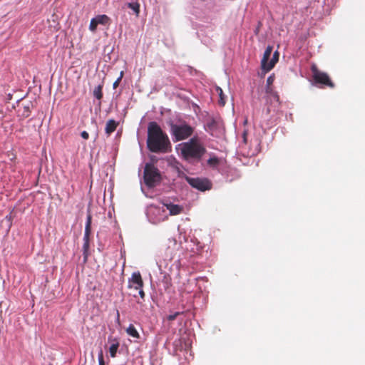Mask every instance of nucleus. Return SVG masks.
Wrapping results in <instances>:
<instances>
[{
    "label": "nucleus",
    "instance_id": "obj_1",
    "mask_svg": "<svg viewBox=\"0 0 365 365\" xmlns=\"http://www.w3.org/2000/svg\"><path fill=\"white\" fill-rule=\"evenodd\" d=\"M147 147L150 152L155 153H166L171 150L168 135L155 121L148 123Z\"/></svg>",
    "mask_w": 365,
    "mask_h": 365
},
{
    "label": "nucleus",
    "instance_id": "obj_2",
    "mask_svg": "<svg viewBox=\"0 0 365 365\" xmlns=\"http://www.w3.org/2000/svg\"><path fill=\"white\" fill-rule=\"evenodd\" d=\"M206 152L205 147L196 137L192 138L187 142L184 143L181 148V154L186 160H192L200 162Z\"/></svg>",
    "mask_w": 365,
    "mask_h": 365
},
{
    "label": "nucleus",
    "instance_id": "obj_3",
    "mask_svg": "<svg viewBox=\"0 0 365 365\" xmlns=\"http://www.w3.org/2000/svg\"><path fill=\"white\" fill-rule=\"evenodd\" d=\"M143 180L149 188L158 185L162 181V175L158 168L152 163H146L144 167Z\"/></svg>",
    "mask_w": 365,
    "mask_h": 365
},
{
    "label": "nucleus",
    "instance_id": "obj_4",
    "mask_svg": "<svg viewBox=\"0 0 365 365\" xmlns=\"http://www.w3.org/2000/svg\"><path fill=\"white\" fill-rule=\"evenodd\" d=\"M193 133L194 128L185 121L180 124L170 123V133L175 142L187 139Z\"/></svg>",
    "mask_w": 365,
    "mask_h": 365
},
{
    "label": "nucleus",
    "instance_id": "obj_5",
    "mask_svg": "<svg viewBox=\"0 0 365 365\" xmlns=\"http://www.w3.org/2000/svg\"><path fill=\"white\" fill-rule=\"evenodd\" d=\"M311 71L314 82L323 87L334 88V83L327 73L319 71L315 64L312 65Z\"/></svg>",
    "mask_w": 365,
    "mask_h": 365
},
{
    "label": "nucleus",
    "instance_id": "obj_6",
    "mask_svg": "<svg viewBox=\"0 0 365 365\" xmlns=\"http://www.w3.org/2000/svg\"><path fill=\"white\" fill-rule=\"evenodd\" d=\"M187 183L200 191L205 192L212 189V184L207 178L186 177Z\"/></svg>",
    "mask_w": 365,
    "mask_h": 365
},
{
    "label": "nucleus",
    "instance_id": "obj_7",
    "mask_svg": "<svg viewBox=\"0 0 365 365\" xmlns=\"http://www.w3.org/2000/svg\"><path fill=\"white\" fill-rule=\"evenodd\" d=\"M34 107L31 101L21 100L17 103V115L21 119H24L30 116L31 110Z\"/></svg>",
    "mask_w": 365,
    "mask_h": 365
},
{
    "label": "nucleus",
    "instance_id": "obj_8",
    "mask_svg": "<svg viewBox=\"0 0 365 365\" xmlns=\"http://www.w3.org/2000/svg\"><path fill=\"white\" fill-rule=\"evenodd\" d=\"M144 283L139 272H133L128 280V288L135 289L143 288Z\"/></svg>",
    "mask_w": 365,
    "mask_h": 365
},
{
    "label": "nucleus",
    "instance_id": "obj_9",
    "mask_svg": "<svg viewBox=\"0 0 365 365\" xmlns=\"http://www.w3.org/2000/svg\"><path fill=\"white\" fill-rule=\"evenodd\" d=\"M164 206L169 210L170 215H178L182 212L183 207L171 202L164 203Z\"/></svg>",
    "mask_w": 365,
    "mask_h": 365
},
{
    "label": "nucleus",
    "instance_id": "obj_10",
    "mask_svg": "<svg viewBox=\"0 0 365 365\" xmlns=\"http://www.w3.org/2000/svg\"><path fill=\"white\" fill-rule=\"evenodd\" d=\"M273 47L272 46H268L263 54V57L261 61V67L262 69L264 70L266 72V69L268 65V60L271 56V53L272 52Z\"/></svg>",
    "mask_w": 365,
    "mask_h": 365
},
{
    "label": "nucleus",
    "instance_id": "obj_11",
    "mask_svg": "<svg viewBox=\"0 0 365 365\" xmlns=\"http://www.w3.org/2000/svg\"><path fill=\"white\" fill-rule=\"evenodd\" d=\"M125 7L130 9L136 17L139 16L140 12V5L138 0L125 3L123 5V9H125Z\"/></svg>",
    "mask_w": 365,
    "mask_h": 365
},
{
    "label": "nucleus",
    "instance_id": "obj_12",
    "mask_svg": "<svg viewBox=\"0 0 365 365\" xmlns=\"http://www.w3.org/2000/svg\"><path fill=\"white\" fill-rule=\"evenodd\" d=\"M91 232V216L89 215L87 217V220L86 223L85 232L83 236V242H90V235Z\"/></svg>",
    "mask_w": 365,
    "mask_h": 365
},
{
    "label": "nucleus",
    "instance_id": "obj_13",
    "mask_svg": "<svg viewBox=\"0 0 365 365\" xmlns=\"http://www.w3.org/2000/svg\"><path fill=\"white\" fill-rule=\"evenodd\" d=\"M118 125V123L116 122L113 119H110L107 121L105 132L108 135H110L112 133H113Z\"/></svg>",
    "mask_w": 365,
    "mask_h": 365
},
{
    "label": "nucleus",
    "instance_id": "obj_14",
    "mask_svg": "<svg viewBox=\"0 0 365 365\" xmlns=\"http://www.w3.org/2000/svg\"><path fill=\"white\" fill-rule=\"evenodd\" d=\"M279 52L277 51H276L274 53L272 59L268 63V65H267V67L265 73L269 71L271 69L273 68V67L274 66V65L276 64V63L279 60Z\"/></svg>",
    "mask_w": 365,
    "mask_h": 365
},
{
    "label": "nucleus",
    "instance_id": "obj_15",
    "mask_svg": "<svg viewBox=\"0 0 365 365\" xmlns=\"http://www.w3.org/2000/svg\"><path fill=\"white\" fill-rule=\"evenodd\" d=\"M126 332L129 336H130L135 339L140 338V335L133 324H130L128 326V327L126 329Z\"/></svg>",
    "mask_w": 365,
    "mask_h": 365
},
{
    "label": "nucleus",
    "instance_id": "obj_16",
    "mask_svg": "<svg viewBox=\"0 0 365 365\" xmlns=\"http://www.w3.org/2000/svg\"><path fill=\"white\" fill-rule=\"evenodd\" d=\"M96 21H97V23L98 24H102V25H108L110 24V18L106 15V14H102V15H98L96 17H95Z\"/></svg>",
    "mask_w": 365,
    "mask_h": 365
},
{
    "label": "nucleus",
    "instance_id": "obj_17",
    "mask_svg": "<svg viewBox=\"0 0 365 365\" xmlns=\"http://www.w3.org/2000/svg\"><path fill=\"white\" fill-rule=\"evenodd\" d=\"M215 90H216V92L218 94L219 96V101H218V104L221 106H224L225 105V96L222 90V88L219 86H216L215 88Z\"/></svg>",
    "mask_w": 365,
    "mask_h": 365
},
{
    "label": "nucleus",
    "instance_id": "obj_18",
    "mask_svg": "<svg viewBox=\"0 0 365 365\" xmlns=\"http://www.w3.org/2000/svg\"><path fill=\"white\" fill-rule=\"evenodd\" d=\"M103 87V84L101 83V84L98 85V86H96L93 90V96L98 100H101L103 98V91H102Z\"/></svg>",
    "mask_w": 365,
    "mask_h": 365
},
{
    "label": "nucleus",
    "instance_id": "obj_19",
    "mask_svg": "<svg viewBox=\"0 0 365 365\" xmlns=\"http://www.w3.org/2000/svg\"><path fill=\"white\" fill-rule=\"evenodd\" d=\"M207 163L210 167L215 168L220 165V160L217 157L213 156L210 158Z\"/></svg>",
    "mask_w": 365,
    "mask_h": 365
},
{
    "label": "nucleus",
    "instance_id": "obj_20",
    "mask_svg": "<svg viewBox=\"0 0 365 365\" xmlns=\"http://www.w3.org/2000/svg\"><path fill=\"white\" fill-rule=\"evenodd\" d=\"M88 250H89V242H83V255L84 257V261L87 260L88 256Z\"/></svg>",
    "mask_w": 365,
    "mask_h": 365
},
{
    "label": "nucleus",
    "instance_id": "obj_21",
    "mask_svg": "<svg viewBox=\"0 0 365 365\" xmlns=\"http://www.w3.org/2000/svg\"><path fill=\"white\" fill-rule=\"evenodd\" d=\"M118 344H113L109 348V352L111 357H115L118 351Z\"/></svg>",
    "mask_w": 365,
    "mask_h": 365
},
{
    "label": "nucleus",
    "instance_id": "obj_22",
    "mask_svg": "<svg viewBox=\"0 0 365 365\" xmlns=\"http://www.w3.org/2000/svg\"><path fill=\"white\" fill-rule=\"evenodd\" d=\"M98 25V24L97 23L96 18H93L90 22L89 29L91 31L94 32L96 31Z\"/></svg>",
    "mask_w": 365,
    "mask_h": 365
},
{
    "label": "nucleus",
    "instance_id": "obj_23",
    "mask_svg": "<svg viewBox=\"0 0 365 365\" xmlns=\"http://www.w3.org/2000/svg\"><path fill=\"white\" fill-rule=\"evenodd\" d=\"M123 77V71H121L120 73V76L116 79V81L113 84V89L117 88V87L119 86V83L121 81Z\"/></svg>",
    "mask_w": 365,
    "mask_h": 365
},
{
    "label": "nucleus",
    "instance_id": "obj_24",
    "mask_svg": "<svg viewBox=\"0 0 365 365\" xmlns=\"http://www.w3.org/2000/svg\"><path fill=\"white\" fill-rule=\"evenodd\" d=\"M206 127L209 130H212L216 127V122L215 120L212 119L210 122H208L206 125Z\"/></svg>",
    "mask_w": 365,
    "mask_h": 365
},
{
    "label": "nucleus",
    "instance_id": "obj_25",
    "mask_svg": "<svg viewBox=\"0 0 365 365\" xmlns=\"http://www.w3.org/2000/svg\"><path fill=\"white\" fill-rule=\"evenodd\" d=\"M98 364L99 365H106L102 351L98 354Z\"/></svg>",
    "mask_w": 365,
    "mask_h": 365
},
{
    "label": "nucleus",
    "instance_id": "obj_26",
    "mask_svg": "<svg viewBox=\"0 0 365 365\" xmlns=\"http://www.w3.org/2000/svg\"><path fill=\"white\" fill-rule=\"evenodd\" d=\"M274 81V75L269 76L267 79V87H269V86H271L273 83ZM268 89H269V88H267V90Z\"/></svg>",
    "mask_w": 365,
    "mask_h": 365
},
{
    "label": "nucleus",
    "instance_id": "obj_27",
    "mask_svg": "<svg viewBox=\"0 0 365 365\" xmlns=\"http://www.w3.org/2000/svg\"><path fill=\"white\" fill-rule=\"evenodd\" d=\"M179 314H180V313H179V312H175V314H170V315H169V316L168 317V319L169 321H173V320L175 319H176V317H177Z\"/></svg>",
    "mask_w": 365,
    "mask_h": 365
},
{
    "label": "nucleus",
    "instance_id": "obj_28",
    "mask_svg": "<svg viewBox=\"0 0 365 365\" xmlns=\"http://www.w3.org/2000/svg\"><path fill=\"white\" fill-rule=\"evenodd\" d=\"M81 135L83 139L86 140H87L89 138L88 133L85 130L81 132Z\"/></svg>",
    "mask_w": 365,
    "mask_h": 365
},
{
    "label": "nucleus",
    "instance_id": "obj_29",
    "mask_svg": "<svg viewBox=\"0 0 365 365\" xmlns=\"http://www.w3.org/2000/svg\"><path fill=\"white\" fill-rule=\"evenodd\" d=\"M137 290H138V294H139L140 298L144 299L145 294V292H144L143 288H139Z\"/></svg>",
    "mask_w": 365,
    "mask_h": 365
},
{
    "label": "nucleus",
    "instance_id": "obj_30",
    "mask_svg": "<svg viewBox=\"0 0 365 365\" xmlns=\"http://www.w3.org/2000/svg\"><path fill=\"white\" fill-rule=\"evenodd\" d=\"M242 137H243L244 143H247V132L246 131H245L243 133Z\"/></svg>",
    "mask_w": 365,
    "mask_h": 365
},
{
    "label": "nucleus",
    "instance_id": "obj_31",
    "mask_svg": "<svg viewBox=\"0 0 365 365\" xmlns=\"http://www.w3.org/2000/svg\"><path fill=\"white\" fill-rule=\"evenodd\" d=\"M120 319V314L119 312L117 310V320L119 321Z\"/></svg>",
    "mask_w": 365,
    "mask_h": 365
},
{
    "label": "nucleus",
    "instance_id": "obj_32",
    "mask_svg": "<svg viewBox=\"0 0 365 365\" xmlns=\"http://www.w3.org/2000/svg\"><path fill=\"white\" fill-rule=\"evenodd\" d=\"M3 117V114L0 111V118H1Z\"/></svg>",
    "mask_w": 365,
    "mask_h": 365
}]
</instances>
